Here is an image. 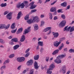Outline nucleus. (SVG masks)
Masks as SVG:
<instances>
[{
	"mask_svg": "<svg viewBox=\"0 0 74 74\" xmlns=\"http://www.w3.org/2000/svg\"><path fill=\"white\" fill-rule=\"evenodd\" d=\"M6 66H5V65H4L3 66H2L0 68V70H1V71H2V70H3V69H5V67Z\"/></svg>",
	"mask_w": 74,
	"mask_h": 74,
	"instance_id": "nucleus-39",
	"label": "nucleus"
},
{
	"mask_svg": "<svg viewBox=\"0 0 74 74\" xmlns=\"http://www.w3.org/2000/svg\"><path fill=\"white\" fill-rule=\"evenodd\" d=\"M66 69H62V72L63 74H65L66 73Z\"/></svg>",
	"mask_w": 74,
	"mask_h": 74,
	"instance_id": "nucleus-49",
	"label": "nucleus"
},
{
	"mask_svg": "<svg viewBox=\"0 0 74 74\" xmlns=\"http://www.w3.org/2000/svg\"><path fill=\"white\" fill-rule=\"evenodd\" d=\"M1 7H6L7 6V3H2L0 5Z\"/></svg>",
	"mask_w": 74,
	"mask_h": 74,
	"instance_id": "nucleus-34",
	"label": "nucleus"
},
{
	"mask_svg": "<svg viewBox=\"0 0 74 74\" xmlns=\"http://www.w3.org/2000/svg\"><path fill=\"white\" fill-rule=\"evenodd\" d=\"M33 63V60H31L27 62V65L28 66H31L32 64Z\"/></svg>",
	"mask_w": 74,
	"mask_h": 74,
	"instance_id": "nucleus-10",
	"label": "nucleus"
},
{
	"mask_svg": "<svg viewBox=\"0 0 74 74\" xmlns=\"http://www.w3.org/2000/svg\"><path fill=\"white\" fill-rule=\"evenodd\" d=\"M29 51H30V49H28L25 51V53H27V52H28Z\"/></svg>",
	"mask_w": 74,
	"mask_h": 74,
	"instance_id": "nucleus-56",
	"label": "nucleus"
},
{
	"mask_svg": "<svg viewBox=\"0 0 74 74\" xmlns=\"http://www.w3.org/2000/svg\"><path fill=\"white\" fill-rule=\"evenodd\" d=\"M36 22H38L39 21H40V19L38 17V18L37 19H36V20L35 21Z\"/></svg>",
	"mask_w": 74,
	"mask_h": 74,
	"instance_id": "nucleus-58",
	"label": "nucleus"
},
{
	"mask_svg": "<svg viewBox=\"0 0 74 74\" xmlns=\"http://www.w3.org/2000/svg\"><path fill=\"white\" fill-rule=\"evenodd\" d=\"M38 44L39 45L40 47H42L44 45L43 41H39L38 42Z\"/></svg>",
	"mask_w": 74,
	"mask_h": 74,
	"instance_id": "nucleus-21",
	"label": "nucleus"
},
{
	"mask_svg": "<svg viewBox=\"0 0 74 74\" xmlns=\"http://www.w3.org/2000/svg\"><path fill=\"white\" fill-rule=\"evenodd\" d=\"M38 17L37 16H35L33 17V19H32L33 23L35 22V21L37 19H38Z\"/></svg>",
	"mask_w": 74,
	"mask_h": 74,
	"instance_id": "nucleus-26",
	"label": "nucleus"
},
{
	"mask_svg": "<svg viewBox=\"0 0 74 74\" xmlns=\"http://www.w3.org/2000/svg\"><path fill=\"white\" fill-rule=\"evenodd\" d=\"M34 29L35 30H37L38 29V25L37 24H36L35 25Z\"/></svg>",
	"mask_w": 74,
	"mask_h": 74,
	"instance_id": "nucleus-30",
	"label": "nucleus"
},
{
	"mask_svg": "<svg viewBox=\"0 0 74 74\" xmlns=\"http://www.w3.org/2000/svg\"><path fill=\"white\" fill-rule=\"evenodd\" d=\"M34 69H31L29 72V74H34Z\"/></svg>",
	"mask_w": 74,
	"mask_h": 74,
	"instance_id": "nucleus-33",
	"label": "nucleus"
},
{
	"mask_svg": "<svg viewBox=\"0 0 74 74\" xmlns=\"http://www.w3.org/2000/svg\"><path fill=\"white\" fill-rule=\"evenodd\" d=\"M60 41H59L58 42V41L55 42L53 43L54 46L56 47H58L60 44Z\"/></svg>",
	"mask_w": 74,
	"mask_h": 74,
	"instance_id": "nucleus-6",
	"label": "nucleus"
},
{
	"mask_svg": "<svg viewBox=\"0 0 74 74\" xmlns=\"http://www.w3.org/2000/svg\"><path fill=\"white\" fill-rule=\"evenodd\" d=\"M56 10V8L55 7H52L50 10L51 12H55Z\"/></svg>",
	"mask_w": 74,
	"mask_h": 74,
	"instance_id": "nucleus-24",
	"label": "nucleus"
},
{
	"mask_svg": "<svg viewBox=\"0 0 74 74\" xmlns=\"http://www.w3.org/2000/svg\"><path fill=\"white\" fill-rule=\"evenodd\" d=\"M22 30H23V28H21L19 29L18 31L17 32V34H19V33H21V32H22Z\"/></svg>",
	"mask_w": 74,
	"mask_h": 74,
	"instance_id": "nucleus-22",
	"label": "nucleus"
},
{
	"mask_svg": "<svg viewBox=\"0 0 74 74\" xmlns=\"http://www.w3.org/2000/svg\"><path fill=\"white\" fill-rule=\"evenodd\" d=\"M34 1L32 2L29 5L31 6L30 7V8L31 10L34 9V8H35L37 7V5H34Z\"/></svg>",
	"mask_w": 74,
	"mask_h": 74,
	"instance_id": "nucleus-3",
	"label": "nucleus"
},
{
	"mask_svg": "<svg viewBox=\"0 0 74 74\" xmlns=\"http://www.w3.org/2000/svg\"><path fill=\"white\" fill-rule=\"evenodd\" d=\"M51 27H48L46 28L44 30V32H47V31L49 30V33L47 34H50L51 33Z\"/></svg>",
	"mask_w": 74,
	"mask_h": 74,
	"instance_id": "nucleus-5",
	"label": "nucleus"
},
{
	"mask_svg": "<svg viewBox=\"0 0 74 74\" xmlns=\"http://www.w3.org/2000/svg\"><path fill=\"white\" fill-rule=\"evenodd\" d=\"M34 66L35 69H38L39 67V66H38V64L37 63V62H34Z\"/></svg>",
	"mask_w": 74,
	"mask_h": 74,
	"instance_id": "nucleus-14",
	"label": "nucleus"
},
{
	"mask_svg": "<svg viewBox=\"0 0 74 74\" xmlns=\"http://www.w3.org/2000/svg\"><path fill=\"white\" fill-rule=\"evenodd\" d=\"M30 55V53H26V54H25V58H27V57H28Z\"/></svg>",
	"mask_w": 74,
	"mask_h": 74,
	"instance_id": "nucleus-44",
	"label": "nucleus"
},
{
	"mask_svg": "<svg viewBox=\"0 0 74 74\" xmlns=\"http://www.w3.org/2000/svg\"><path fill=\"white\" fill-rule=\"evenodd\" d=\"M56 1H55L53 3H51V5H53V4H55L56 3Z\"/></svg>",
	"mask_w": 74,
	"mask_h": 74,
	"instance_id": "nucleus-61",
	"label": "nucleus"
},
{
	"mask_svg": "<svg viewBox=\"0 0 74 74\" xmlns=\"http://www.w3.org/2000/svg\"><path fill=\"white\" fill-rule=\"evenodd\" d=\"M6 17L8 19L10 20L12 18V13H9L6 16Z\"/></svg>",
	"mask_w": 74,
	"mask_h": 74,
	"instance_id": "nucleus-7",
	"label": "nucleus"
},
{
	"mask_svg": "<svg viewBox=\"0 0 74 74\" xmlns=\"http://www.w3.org/2000/svg\"><path fill=\"white\" fill-rule=\"evenodd\" d=\"M65 39H66V38H60V40L59 41H60L61 42L60 43H61L62 41H63V40H64Z\"/></svg>",
	"mask_w": 74,
	"mask_h": 74,
	"instance_id": "nucleus-41",
	"label": "nucleus"
},
{
	"mask_svg": "<svg viewBox=\"0 0 74 74\" xmlns=\"http://www.w3.org/2000/svg\"><path fill=\"white\" fill-rule=\"evenodd\" d=\"M9 44H10V45H14V42L13 41L12 42H9Z\"/></svg>",
	"mask_w": 74,
	"mask_h": 74,
	"instance_id": "nucleus-53",
	"label": "nucleus"
},
{
	"mask_svg": "<svg viewBox=\"0 0 74 74\" xmlns=\"http://www.w3.org/2000/svg\"><path fill=\"white\" fill-rule=\"evenodd\" d=\"M20 59L21 60V62H23V61H25V58L24 57H20Z\"/></svg>",
	"mask_w": 74,
	"mask_h": 74,
	"instance_id": "nucleus-36",
	"label": "nucleus"
},
{
	"mask_svg": "<svg viewBox=\"0 0 74 74\" xmlns=\"http://www.w3.org/2000/svg\"><path fill=\"white\" fill-rule=\"evenodd\" d=\"M17 60L18 62H21V57L17 58Z\"/></svg>",
	"mask_w": 74,
	"mask_h": 74,
	"instance_id": "nucleus-48",
	"label": "nucleus"
},
{
	"mask_svg": "<svg viewBox=\"0 0 74 74\" xmlns=\"http://www.w3.org/2000/svg\"><path fill=\"white\" fill-rule=\"evenodd\" d=\"M54 62L55 63H57V64H60V63H62V61L58 58L57 59L55 60Z\"/></svg>",
	"mask_w": 74,
	"mask_h": 74,
	"instance_id": "nucleus-8",
	"label": "nucleus"
},
{
	"mask_svg": "<svg viewBox=\"0 0 74 74\" xmlns=\"http://www.w3.org/2000/svg\"><path fill=\"white\" fill-rule=\"evenodd\" d=\"M63 47H64V44L62 43L60 46H59L58 49L60 51V50H62V48H63Z\"/></svg>",
	"mask_w": 74,
	"mask_h": 74,
	"instance_id": "nucleus-23",
	"label": "nucleus"
},
{
	"mask_svg": "<svg viewBox=\"0 0 74 74\" xmlns=\"http://www.w3.org/2000/svg\"><path fill=\"white\" fill-rule=\"evenodd\" d=\"M17 30V29L16 28L14 30H12L11 31V32L12 33H15L16 32V31Z\"/></svg>",
	"mask_w": 74,
	"mask_h": 74,
	"instance_id": "nucleus-47",
	"label": "nucleus"
},
{
	"mask_svg": "<svg viewBox=\"0 0 74 74\" xmlns=\"http://www.w3.org/2000/svg\"><path fill=\"white\" fill-rule=\"evenodd\" d=\"M66 23V20H64L62 21L59 24V26L60 27H64Z\"/></svg>",
	"mask_w": 74,
	"mask_h": 74,
	"instance_id": "nucleus-2",
	"label": "nucleus"
},
{
	"mask_svg": "<svg viewBox=\"0 0 74 74\" xmlns=\"http://www.w3.org/2000/svg\"><path fill=\"white\" fill-rule=\"evenodd\" d=\"M8 13H9V12L8 11H6L4 12V15H7Z\"/></svg>",
	"mask_w": 74,
	"mask_h": 74,
	"instance_id": "nucleus-51",
	"label": "nucleus"
},
{
	"mask_svg": "<svg viewBox=\"0 0 74 74\" xmlns=\"http://www.w3.org/2000/svg\"><path fill=\"white\" fill-rule=\"evenodd\" d=\"M11 41H13V42H18V38H15L11 40Z\"/></svg>",
	"mask_w": 74,
	"mask_h": 74,
	"instance_id": "nucleus-29",
	"label": "nucleus"
},
{
	"mask_svg": "<svg viewBox=\"0 0 74 74\" xmlns=\"http://www.w3.org/2000/svg\"><path fill=\"white\" fill-rule=\"evenodd\" d=\"M0 42L2 44H4L5 43V42L4 40H3L1 39H0Z\"/></svg>",
	"mask_w": 74,
	"mask_h": 74,
	"instance_id": "nucleus-45",
	"label": "nucleus"
},
{
	"mask_svg": "<svg viewBox=\"0 0 74 74\" xmlns=\"http://www.w3.org/2000/svg\"><path fill=\"white\" fill-rule=\"evenodd\" d=\"M62 69L64 70H66V66H64L62 67Z\"/></svg>",
	"mask_w": 74,
	"mask_h": 74,
	"instance_id": "nucleus-62",
	"label": "nucleus"
},
{
	"mask_svg": "<svg viewBox=\"0 0 74 74\" xmlns=\"http://www.w3.org/2000/svg\"><path fill=\"white\" fill-rule=\"evenodd\" d=\"M10 25L8 24L6 27L5 26V29H8L10 27Z\"/></svg>",
	"mask_w": 74,
	"mask_h": 74,
	"instance_id": "nucleus-43",
	"label": "nucleus"
},
{
	"mask_svg": "<svg viewBox=\"0 0 74 74\" xmlns=\"http://www.w3.org/2000/svg\"><path fill=\"white\" fill-rule=\"evenodd\" d=\"M59 49H57L55 50L52 53V55H56L57 53H58L59 52Z\"/></svg>",
	"mask_w": 74,
	"mask_h": 74,
	"instance_id": "nucleus-17",
	"label": "nucleus"
},
{
	"mask_svg": "<svg viewBox=\"0 0 74 74\" xmlns=\"http://www.w3.org/2000/svg\"><path fill=\"white\" fill-rule=\"evenodd\" d=\"M53 36H54V38H57L58 37V36H59V33L58 32H53Z\"/></svg>",
	"mask_w": 74,
	"mask_h": 74,
	"instance_id": "nucleus-11",
	"label": "nucleus"
},
{
	"mask_svg": "<svg viewBox=\"0 0 74 74\" xmlns=\"http://www.w3.org/2000/svg\"><path fill=\"white\" fill-rule=\"evenodd\" d=\"M23 3L24 5V7L25 6V5L26 6H27L29 3H28V1H24L23 3Z\"/></svg>",
	"mask_w": 74,
	"mask_h": 74,
	"instance_id": "nucleus-28",
	"label": "nucleus"
},
{
	"mask_svg": "<svg viewBox=\"0 0 74 74\" xmlns=\"http://www.w3.org/2000/svg\"><path fill=\"white\" fill-rule=\"evenodd\" d=\"M15 23H13L11 26V28L12 29H14L15 28Z\"/></svg>",
	"mask_w": 74,
	"mask_h": 74,
	"instance_id": "nucleus-35",
	"label": "nucleus"
},
{
	"mask_svg": "<svg viewBox=\"0 0 74 74\" xmlns=\"http://www.w3.org/2000/svg\"><path fill=\"white\" fill-rule=\"evenodd\" d=\"M25 36L24 35H23L21 37V39H20V41L21 42H23L25 40Z\"/></svg>",
	"mask_w": 74,
	"mask_h": 74,
	"instance_id": "nucleus-15",
	"label": "nucleus"
},
{
	"mask_svg": "<svg viewBox=\"0 0 74 74\" xmlns=\"http://www.w3.org/2000/svg\"><path fill=\"white\" fill-rule=\"evenodd\" d=\"M21 15H22V12H18V15H17V17L16 19L17 20H19L21 16Z\"/></svg>",
	"mask_w": 74,
	"mask_h": 74,
	"instance_id": "nucleus-16",
	"label": "nucleus"
},
{
	"mask_svg": "<svg viewBox=\"0 0 74 74\" xmlns=\"http://www.w3.org/2000/svg\"><path fill=\"white\" fill-rule=\"evenodd\" d=\"M32 40L33 41H36V40H37V38H33Z\"/></svg>",
	"mask_w": 74,
	"mask_h": 74,
	"instance_id": "nucleus-59",
	"label": "nucleus"
},
{
	"mask_svg": "<svg viewBox=\"0 0 74 74\" xmlns=\"http://www.w3.org/2000/svg\"><path fill=\"white\" fill-rule=\"evenodd\" d=\"M31 28V27H29L27 29H25V33H23L24 34H26V33H28V32H30V30H31V29H30Z\"/></svg>",
	"mask_w": 74,
	"mask_h": 74,
	"instance_id": "nucleus-9",
	"label": "nucleus"
},
{
	"mask_svg": "<svg viewBox=\"0 0 74 74\" xmlns=\"http://www.w3.org/2000/svg\"><path fill=\"white\" fill-rule=\"evenodd\" d=\"M9 62H10V60H6L5 61V62L3 63V64H5L6 63H9Z\"/></svg>",
	"mask_w": 74,
	"mask_h": 74,
	"instance_id": "nucleus-40",
	"label": "nucleus"
},
{
	"mask_svg": "<svg viewBox=\"0 0 74 74\" xmlns=\"http://www.w3.org/2000/svg\"><path fill=\"white\" fill-rule=\"evenodd\" d=\"M34 58V60H38V59H39V55L35 56Z\"/></svg>",
	"mask_w": 74,
	"mask_h": 74,
	"instance_id": "nucleus-27",
	"label": "nucleus"
},
{
	"mask_svg": "<svg viewBox=\"0 0 74 74\" xmlns=\"http://www.w3.org/2000/svg\"><path fill=\"white\" fill-rule=\"evenodd\" d=\"M61 17L62 19H65V18H66L65 15H64V14H62L61 16Z\"/></svg>",
	"mask_w": 74,
	"mask_h": 74,
	"instance_id": "nucleus-46",
	"label": "nucleus"
},
{
	"mask_svg": "<svg viewBox=\"0 0 74 74\" xmlns=\"http://www.w3.org/2000/svg\"><path fill=\"white\" fill-rule=\"evenodd\" d=\"M69 52L70 53H74V49H70L69 50Z\"/></svg>",
	"mask_w": 74,
	"mask_h": 74,
	"instance_id": "nucleus-37",
	"label": "nucleus"
},
{
	"mask_svg": "<svg viewBox=\"0 0 74 74\" xmlns=\"http://www.w3.org/2000/svg\"><path fill=\"white\" fill-rule=\"evenodd\" d=\"M19 47V45H16L13 47V48L14 50H16Z\"/></svg>",
	"mask_w": 74,
	"mask_h": 74,
	"instance_id": "nucleus-20",
	"label": "nucleus"
},
{
	"mask_svg": "<svg viewBox=\"0 0 74 74\" xmlns=\"http://www.w3.org/2000/svg\"><path fill=\"white\" fill-rule=\"evenodd\" d=\"M45 23V22H44V21H42L41 23L40 26H43V25H44Z\"/></svg>",
	"mask_w": 74,
	"mask_h": 74,
	"instance_id": "nucleus-42",
	"label": "nucleus"
},
{
	"mask_svg": "<svg viewBox=\"0 0 74 74\" xmlns=\"http://www.w3.org/2000/svg\"><path fill=\"white\" fill-rule=\"evenodd\" d=\"M36 11H37L36 9H34L33 10H31V12H36Z\"/></svg>",
	"mask_w": 74,
	"mask_h": 74,
	"instance_id": "nucleus-57",
	"label": "nucleus"
},
{
	"mask_svg": "<svg viewBox=\"0 0 74 74\" xmlns=\"http://www.w3.org/2000/svg\"><path fill=\"white\" fill-rule=\"evenodd\" d=\"M27 22L28 23V24H31V23H32L33 22V20H32V19H30L28 21H27Z\"/></svg>",
	"mask_w": 74,
	"mask_h": 74,
	"instance_id": "nucleus-25",
	"label": "nucleus"
},
{
	"mask_svg": "<svg viewBox=\"0 0 74 74\" xmlns=\"http://www.w3.org/2000/svg\"><path fill=\"white\" fill-rule=\"evenodd\" d=\"M14 56H15V55L14 54H11L9 56V58H12L14 57Z\"/></svg>",
	"mask_w": 74,
	"mask_h": 74,
	"instance_id": "nucleus-38",
	"label": "nucleus"
},
{
	"mask_svg": "<svg viewBox=\"0 0 74 74\" xmlns=\"http://www.w3.org/2000/svg\"><path fill=\"white\" fill-rule=\"evenodd\" d=\"M5 24H0V29H4L5 28Z\"/></svg>",
	"mask_w": 74,
	"mask_h": 74,
	"instance_id": "nucleus-19",
	"label": "nucleus"
},
{
	"mask_svg": "<svg viewBox=\"0 0 74 74\" xmlns=\"http://www.w3.org/2000/svg\"><path fill=\"white\" fill-rule=\"evenodd\" d=\"M66 56V55H64L63 54L60 55L58 56V58L59 59H63V58H64Z\"/></svg>",
	"mask_w": 74,
	"mask_h": 74,
	"instance_id": "nucleus-18",
	"label": "nucleus"
},
{
	"mask_svg": "<svg viewBox=\"0 0 74 74\" xmlns=\"http://www.w3.org/2000/svg\"><path fill=\"white\" fill-rule=\"evenodd\" d=\"M24 5L23 4V3H22L21 4V3H18L16 5V7L17 8H19L20 7H21V9H23V8H24Z\"/></svg>",
	"mask_w": 74,
	"mask_h": 74,
	"instance_id": "nucleus-4",
	"label": "nucleus"
},
{
	"mask_svg": "<svg viewBox=\"0 0 74 74\" xmlns=\"http://www.w3.org/2000/svg\"><path fill=\"white\" fill-rule=\"evenodd\" d=\"M67 3L66 2H64L61 4V5L63 7H67Z\"/></svg>",
	"mask_w": 74,
	"mask_h": 74,
	"instance_id": "nucleus-13",
	"label": "nucleus"
},
{
	"mask_svg": "<svg viewBox=\"0 0 74 74\" xmlns=\"http://www.w3.org/2000/svg\"><path fill=\"white\" fill-rule=\"evenodd\" d=\"M58 17L56 16L54 17V20H56V19H58Z\"/></svg>",
	"mask_w": 74,
	"mask_h": 74,
	"instance_id": "nucleus-64",
	"label": "nucleus"
},
{
	"mask_svg": "<svg viewBox=\"0 0 74 74\" xmlns=\"http://www.w3.org/2000/svg\"><path fill=\"white\" fill-rule=\"evenodd\" d=\"M49 57H46V58L45 59V60L46 62H48V61H49Z\"/></svg>",
	"mask_w": 74,
	"mask_h": 74,
	"instance_id": "nucleus-52",
	"label": "nucleus"
},
{
	"mask_svg": "<svg viewBox=\"0 0 74 74\" xmlns=\"http://www.w3.org/2000/svg\"><path fill=\"white\" fill-rule=\"evenodd\" d=\"M29 14H27L26 16H25L24 17V19L25 20H26L27 21V20H28L29 19Z\"/></svg>",
	"mask_w": 74,
	"mask_h": 74,
	"instance_id": "nucleus-31",
	"label": "nucleus"
},
{
	"mask_svg": "<svg viewBox=\"0 0 74 74\" xmlns=\"http://www.w3.org/2000/svg\"><path fill=\"white\" fill-rule=\"evenodd\" d=\"M55 67V65L52 64L49 66V70H53V69H54Z\"/></svg>",
	"mask_w": 74,
	"mask_h": 74,
	"instance_id": "nucleus-12",
	"label": "nucleus"
},
{
	"mask_svg": "<svg viewBox=\"0 0 74 74\" xmlns=\"http://www.w3.org/2000/svg\"><path fill=\"white\" fill-rule=\"evenodd\" d=\"M22 67V65H20L18 66V68H17L18 70H20L21 68Z\"/></svg>",
	"mask_w": 74,
	"mask_h": 74,
	"instance_id": "nucleus-60",
	"label": "nucleus"
},
{
	"mask_svg": "<svg viewBox=\"0 0 74 74\" xmlns=\"http://www.w3.org/2000/svg\"><path fill=\"white\" fill-rule=\"evenodd\" d=\"M70 5H69L67 6V7L66 9V10H67L70 9Z\"/></svg>",
	"mask_w": 74,
	"mask_h": 74,
	"instance_id": "nucleus-54",
	"label": "nucleus"
},
{
	"mask_svg": "<svg viewBox=\"0 0 74 74\" xmlns=\"http://www.w3.org/2000/svg\"><path fill=\"white\" fill-rule=\"evenodd\" d=\"M45 17V16L44 15H41L40 16V18H43Z\"/></svg>",
	"mask_w": 74,
	"mask_h": 74,
	"instance_id": "nucleus-55",
	"label": "nucleus"
},
{
	"mask_svg": "<svg viewBox=\"0 0 74 74\" xmlns=\"http://www.w3.org/2000/svg\"><path fill=\"white\" fill-rule=\"evenodd\" d=\"M68 27V26H66L64 27V32L65 31H68V32H69L70 29V32H73V31H74V26H73L72 27L71 26H69Z\"/></svg>",
	"mask_w": 74,
	"mask_h": 74,
	"instance_id": "nucleus-1",
	"label": "nucleus"
},
{
	"mask_svg": "<svg viewBox=\"0 0 74 74\" xmlns=\"http://www.w3.org/2000/svg\"><path fill=\"white\" fill-rule=\"evenodd\" d=\"M49 16L50 19H52V13L49 12Z\"/></svg>",
	"mask_w": 74,
	"mask_h": 74,
	"instance_id": "nucleus-32",
	"label": "nucleus"
},
{
	"mask_svg": "<svg viewBox=\"0 0 74 74\" xmlns=\"http://www.w3.org/2000/svg\"><path fill=\"white\" fill-rule=\"evenodd\" d=\"M61 11H62V10L59 9L58 10L57 12H58V13H59L60 12H61Z\"/></svg>",
	"mask_w": 74,
	"mask_h": 74,
	"instance_id": "nucleus-63",
	"label": "nucleus"
},
{
	"mask_svg": "<svg viewBox=\"0 0 74 74\" xmlns=\"http://www.w3.org/2000/svg\"><path fill=\"white\" fill-rule=\"evenodd\" d=\"M44 50V48L42 47H41L40 50V52H41V53H42L43 52V51Z\"/></svg>",
	"mask_w": 74,
	"mask_h": 74,
	"instance_id": "nucleus-50",
	"label": "nucleus"
}]
</instances>
